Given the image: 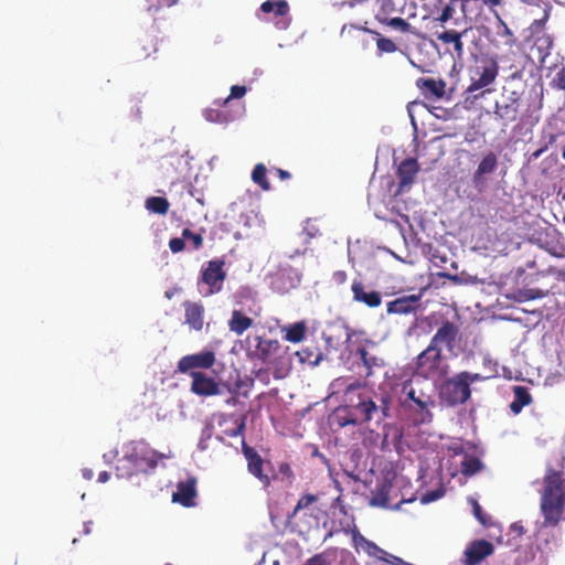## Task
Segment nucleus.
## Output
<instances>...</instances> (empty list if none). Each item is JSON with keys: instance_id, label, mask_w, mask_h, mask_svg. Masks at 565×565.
Returning a JSON list of instances; mask_svg holds the SVG:
<instances>
[{"instance_id": "obj_1", "label": "nucleus", "mask_w": 565, "mask_h": 565, "mask_svg": "<svg viewBox=\"0 0 565 565\" xmlns=\"http://www.w3.org/2000/svg\"><path fill=\"white\" fill-rule=\"evenodd\" d=\"M540 509L543 526L555 527L564 519L565 478L563 470L547 466L543 477Z\"/></svg>"}, {"instance_id": "obj_2", "label": "nucleus", "mask_w": 565, "mask_h": 565, "mask_svg": "<svg viewBox=\"0 0 565 565\" xmlns=\"http://www.w3.org/2000/svg\"><path fill=\"white\" fill-rule=\"evenodd\" d=\"M427 380L409 379L402 383V406L416 416L418 424L430 423L433 420L431 408L436 406L434 388L426 382Z\"/></svg>"}, {"instance_id": "obj_3", "label": "nucleus", "mask_w": 565, "mask_h": 565, "mask_svg": "<svg viewBox=\"0 0 565 565\" xmlns=\"http://www.w3.org/2000/svg\"><path fill=\"white\" fill-rule=\"evenodd\" d=\"M247 342L249 344L247 348V356L250 360H257L266 365H274V377H285L286 373L278 366L285 351L277 339L254 335L253 338L248 337Z\"/></svg>"}, {"instance_id": "obj_4", "label": "nucleus", "mask_w": 565, "mask_h": 565, "mask_svg": "<svg viewBox=\"0 0 565 565\" xmlns=\"http://www.w3.org/2000/svg\"><path fill=\"white\" fill-rule=\"evenodd\" d=\"M482 380L479 373L459 372L443 382L439 397L447 406L462 405L471 397L470 385Z\"/></svg>"}, {"instance_id": "obj_5", "label": "nucleus", "mask_w": 565, "mask_h": 565, "mask_svg": "<svg viewBox=\"0 0 565 565\" xmlns=\"http://www.w3.org/2000/svg\"><path fill=\"white\" fill-rule=\"evenodd\" d=\"M523 90L519 89H504L501 100L494 105V115L504 125L516 121H526L532 117L533 110L531 105L525 104L523 99Z\"/></svg>"}, {"instance_id": "obj_6", "label": "nucleus", "mask_w": 565, "mask_h": 565, "mask_svg": "<svg viewBox=\"0 0 565 565\" xmlns=\"http://www.w3.org/2000/svg\"><path fill=\"white\" fill-rule=\"evenodd\" d=\"M128 460L132 463L137 473H150L157 467L159 460L170 458V455L158 452L142 440H132L125 445Z\"/></svg>"}, {"instance_id": "obj_7", "label": "nucleus", "mask_w": 565, "mask_h": 565, "mask_svg": "<svg viewBox=\"0 0 565 565\" xmlns=\"http://www.w3.org/2000/svg\"><path fill=\"white\" fill-rule=\"evenodd\" d=\"M446 367L441 348H435L431 344H428L414 360V373L424 380L444 376L447 372Z\"/></svg>"}, {"instance_id": "obj_8", "label": "nucleus", "mask_w": 565, "mask_h": 565, "mask_svg": "<svg viewBox=\"0 0 565 565\" xmlns=\"http://www.w3.org/2000/svg\"><path fill=\"white\" fill-rule=\"evenodd\" d=\"M224 266L225 260L223 258H214L202 267L199 286L201 284L206 286L205 290L200 289V294L203 297H210L222 291L223 284L226 279Z\"/></svg>"}, {"instance_id": "obj_9", "label": "nucleus", "mask_w": 565, "mask_h": 565, "mask_svg": "<svg viewBox=\"0 0 565 565\" xmlns=\"http://www.w3.org/2000/svg\"><path fill=\"white\" fill-rule=\"evenodd\" d=\"M429 260L436 268H440L441 270L436 273V275L440 278H446L450 280L455 285H463L468 284L469 279L463 274L458 275V264L452 260L447 253L441 252L438 248H434L430 250Z\"/></svg>"}, {"instance_id": "obj_10", "label": "nucleus", "mask_w": 565, "mask_h": 565, "mask_svg": "<svg viewBox=\"0 0 565 565\" xmlns=\"http://www.w3.org/2000/svg\"><path fill=\"white\" fill-rule=\"evenodd\" d=\"M499 66L492 58H482L471 71V83L467 92L473 93L492 84L498 76Z\"/></svg>"}, {"instance_id": "obj_11", "label": "nucleus", "mask_w": 565, "mask_h": 565, "mask_svg": "<svg viewBox=\"0 0 565 565\" xmlns=\"http://www.w3.org/2000/svg\"><path fill=\"white\" fill-rule=\"evenodd\" d=\"M460 340V329L452 321L445 320L438 327L436 333L430 339L429 344L435 348L444 345L448 352H452Z\"/></svg>"}, {"instance_id": "obj_12", "label": "nucleus", "mask_w": 565, "mask_h": 565, "mask_svg": "<svg viewBox=\"0 0 565 565\" xmlns=\"http://www.w3.org/2000/svg\"><path fill=\"white\" fill-rule=\"evenodd\" d=\"M242 451L247 461L248 472L258 479L264 488H268L271 484V479L264 472L265 461L262 456L255 448L248 446L244 439L242 440Z\"/></svg>"}, {"instance_id": "obj_13", "label": "nucleus", "mask_w": 565, "mask_h": 565, "mask_svg": "<svg viewBox=\"0 0 565 565\" xmlns=\"http://www.w3.org/2000/svg\"><path fill=\"white\" fill-rule=\"evenodd\" d=\"M355 355L361 360L365 370L364 379L373 376L376 370L384 367L385 362L383 358L374 353V344L371 341H364L356 347Z\"/></svg>"}, {"instance_id": "obj_14", "label": "nucleus", "mask_w": 565, "mask_h": 565, "mask_svg": "<svg viewBox=\"0 0 565 565\" xmlns=\"http://www.w3.org/2000/svg\"><path fill=\"white\" fill-rule=\"evenodd\" d=\"M215 363V353L213 351H202L195 354H189L181 358L178 362L180 373H191L195 369H210Z\"/></svg>"}, {"instance_id": "obj_15", "label": "nucleus", "mask_w": 565, "mask_h": 565, "mask_svg": "<svg viewBox=\"0 0 565 565\" xmlns=\"http://www.w3.org/2000/svg\"><path fill=\"white\" fill-rule=\"evenodd\" d=\"M498 166L499 159L495 152L488 151L484 153L472 174L475 188L482 190L488 183V177L497 170Z\"/></svg>"}, {"instance_id": "obj_16", "label": "nucleus", "mask_w": 565, "mask_h": 565, "mask_svg": "<svg viewBox=\"0 0 565 565\" xmlns=\"http://www.w3.org/2000/svg\"><path fill=\"white\" fill-rule=\"evenodd\" d=\"M191 392L198 396H214L221 394L220 384L211 376L200 371H192Z\"/></svg>"}, {"instance_id": "obj_17", "label": "nucleus", "mask_w": 565, "mask_h": 565, "mask_svg": "<svg viewBox=\"0 0 565 565\" xmlns=\"http://www.w3.org/2000/svg\"><path fill=\"white\" fill-rule=\"evenodd\" d=\"M196 495V479L188 477L185 480L178 482L177 490L172 493V501L182 507L191 508L195 505Z\"/></svg>"}, {"instance_id": "obj_18", "label": "nucleus", "mask_w": 565, "mask_h": 565, "mask_svg": "<svg viewBox=\"0 0 565 565\" xmlns=\"http://www.w3.org/2000/svg\"><path fill=\"white\" fill-rule=\"evenodd\" d=\"M422 306L420 295H408L388 301L386 311L388 315H409L416 312Z\"/></svg>"}, {"instance_id": "obj_19", "label": "nucleus", "mask_w": 565, "mask_h": 565, "mask_svg": "<svg viewBox=\"0 0 565 565\" xmlns=\"http://www.w3.org/2000/svg\"><path fill=\"white\" fill-rule=\"evenodd\" d=\"M352 534V543L356 552H364L370 557L376 558L379 561H383L385 557L391 555L388 552L380 547L374 542L366 539L364 535L360 533L356 526L351 531Z\"/></svg>"}, {"instance_id": "obj_20", "label": "nucleus", "mask_w": 565, "mask_h": 565, "mask_svg": "<svg viewBox=\"0 0 565 565\" xmlns=\"http://www.w3.org/2000/svg\"><path fill=\"white\" fill-rule=\"evenodd\" d=\"M494 547L492 543L486 540H477L471 542L465 551V563L467 565H478L486 557L492 555Z\"/></svg>"}, {"instance_id": "obj_21", "label": "nucleus", "mask_w": 565, "mask_h": 565, "mask_svg": "<svg viewBox=\"0 0 565 565\" xmlns=\"http://www.w3.org/2000/svg\"><path fill=\"white\" fill-rule=\"evenodd\" d=\"M419 172V164L415 158L404 159L397 167L396 174L398 177V193L403 192L405 188H409L416 174Z\"/></svg>"}, {"instance_id": "obj_22", "label": "nucleus", "mask_w": 565, "mask_h": 565, "mask_svg": "<svg viewBox=\"0 0 565 565\" xmlns=\"http://www.w3.org/2000/svg\"><path fill=\"white\" fill-rule=\"evenodd\" d=\"M353 300L364 303L370 308H377L382 303V295L376 290H366L364 284L360 280H354L351 286Z\"/></svg>"}, {"instance_id": "obj_23", "label": "nucleus", "mask_w": 565, "mask_h": 565, "mask_svg": "<svg viewBox=\"0 0 565 565\" xmlns=\"http://www.w3.org/2000/svg\"><path fill=\"white\" fill-rule=\"evenodd\" d=\"M185 324L195 331H201L204 326V307L200 302L186 300L183 302Z\"/></svg>"}, {"instance_id": "obj_24", "label": "nucleus", "mask_w": 565, "mask_h": 565, "mask_svg": "<svg viewBox=\"0 0 565 565\" xmlns=\"http://www.w3.org/2000/svg\"><path fill=\"white\" fill-rule=\"evenodd\" d=\"M467 29L462 32L457 30H444L436 32V39L443 44H451L454 47V56L456 60L461 61L465 54L462 36L467 33Z\"/></svg>"}, {"instance_id": "obj_25", "label": "nucleus", "mask_w": 565, "mask_h": 565, "mask_svg": "<svg viewBox=\"0 0 565 565\" xmlns=\"http://www.w3.org/2000/svg\"><path fill=\"white\" fill-rule=\"evenodd\" d=\"M416 86L427 98L440 99L445 96L446 93V82L443 79L419 77L416 81Z\"/></svg>"}, {"instance_id": "obj_26", "label": "nucleus", "mask_w": 565, "mask_h": 565, "mask_svg": "<svg viewBox=\"0 0 565 565\" xmlns=\"http://www.w3.org/2000/svg\"><path fill=\"white\" fill-rule=\"evenodd\" d=\"M403 438H404V431H403L402 427L387 426L384 428L382 448L392 446L396 452L401 454L404 450Z\"/></svg>"}, {"instance_id": "obj_27", "label": "nucleus", "mask_w": 565, "mask_h": 565, "mask_svg": "<svg viewBox=\"0 0 565 565\" xmlns=\"http://www.w3.org/2000/svg\"><path fill=\"white\" fill-rule=\"evenodd\" d=\"M513 395L514 399L510 404V409L515 415L520 414L523 407L529 406L533 402L532 395L525 386H513Z\"/></svg>"}, {"instance_id": "obj_28", "label": "nucleus", "mask_w": 565, "mask_h": 565, "mask_svg": "<svg viewBox=\"0 0 565 565\" xmlns=\"http://www.w3.org/2000/svg\"><path fill=\"white\" fill-rule=\"evenodd\" d=\"M352 407L358 414L360 424L369 423L373 418L374 413L379 411L377 405L371 398L360 399L359 403Z\"/></svg>"}, {"instance_id": "obj_29", "label": "nucleus", "mask_w": 565, "mask_h": 565, "mask_svg": "<svg viewBox=\"0 0 565 565\" xmlns=\"http://www.w3.org/2000/svg\"><path fill=\"white\" fill-rule=\"evenodd\" d=\"M392 484L387 481H383L376 486L372 492L370 504L373 507L387 508L390 505V492Z\"/></svg>"}, {"instance_id": "obj_30", "label": "nucleus", "mask_w": 565, "mask_h": 565, "mask_svg": "<svg viewBox=\"0 0 565 565\" xmlns=\"http://www.w3.org/2000/svg\"><path fill=\"white\" fill-rule=\"evenodd\" d=\"M253 324V319L245 316L239 310H234L232 312V317L228 321V328L232 332L237 335H242L247 329H249Z\"/></svg>"}, {"instance_id": "obj_31", "label": "nucleus", "mask_w": 565, "mask_h": 565, "mask_svg": "<svg viewBox=\"0 0 565 565\" xmlns=\"http://www.w3.org/2000/svg\"><path fill=\"white\" fill-rule=\"evenodd\" d=\"M360 29L366 33L372 34L375 38L379 55H382L384 53H395L398 50L397 45L394 43L393 40L383 36L380 32L369 29L367 26H361Z\"/></svg>"}, {"instance_id": "obj_32", "label": "nucleus", "mask_w": 565, "mask_h": 565, "mask_svg": "<svg viewBox=\"0 0 565 565\" xmlns=\"http://www.w3.org/2000/svg\"><path fill=\"white\" fill-rule=\"evenodd\" d=\"M494 18H495V33L499 38L503 40V44L512 47L516 44L518 39L515 38L512 30L508 26V24L503 21L501 15L494 11Z\"/></svg>"}, {"instance_id": "obj_33", "label": "nucleus", "mask_w": 565, "mask_h": 565, "mask_svg": "<svg viewBox=\"0 0 565 565\" xmlns=\"http://www.w3.org/2000/svg\"><path fill=\"white\" fill-rule=\"evenodd\" d=\"M299 362L308 365H317L322 360V353L317 345H306L296 352Z\"/></svg>"}, {"instance_id": "obj_34", "label": "nucleus", "mask_w": 565, "mask_h": 565, "mask_svg": "<svg viewBox=\"0 0 565 565\" xmlns=\"http://www.w3.org/2000/svg\"><path fill=\"white\" fill-rule=\"evenodd\" d=\"M484 468L482 461L475 456L466 455L461 461L460 472L466 477H471Z\"/></svg>"}, {"instance_id": "obj_35", "label": "nucleus", "mask_w": 565, "mask_h": 565, "mask_svg": "<svg viewBox=\"0 0 565 565\" xmlns=\"http://www.w3.org/2000/svg\"><path fill=\"white\" fill-rule=\"evenodd\" d=\"M285 339L292 343H299L305 339L307 327L303 321L296 322L284 329Z\"/></svg>"}, {"instance_id": "obj_36", "label": "nucleus", "mask_w": 565, "mask_h": 565, "mask_svg": "<svg viewBox=\"0 0 565 565\" xmlns=\"http://www.w3.org/2000/svg\"><path fill=\"white\" fill-rule=\"evenodd\" d=\"M335 418L340 427L361 425L360 419H358V414L354 412L352 406L340 408Z\"/></svg>"}, {"instance_id": "obj_37", "label": "nucleus", "mask_w": 565, "mask_h": 565, "mask_svg": "<svg viewBox=\"0 0 565 565\" xmlns=\"http://www.w3.org/2000/svg\"><path fill=\"white\" fill-rule=\"evenodd\" d=\"M145 206L156 214L164 215L169 211L170 203L166 198L150 196L146 200Z\"/></svg>"}, {"instance_id": "obj_38", "label": "nucleus", "mask_w": 565, "mask_h": 565, "mask_svg": "<svg viewBox=\"0 0 565 565\" xmlns=\"http://www.w3.org/2000/svg\"><path fill=\"white\" fill-rule=\"evenodd\" d=\"M379 22L383 25L393 28L402 33H413V26L405 19L401 17L394 18H377Z\"/></svg>"}, {"instance_id": "obj_39", "label": "nucleus", "mask_w": 565, "mask_h": 565, "mask_svg": "<svg viewBox=\"0 0 565 565\" xmlns=\"http://www.w3.org/2000/svg\"><path fill=\"white\" fill-rule=\"evenodd\" d=\"M260 10L265 13L274 12L277 17H280L288 12V3L286 0H267L262 3Z\"/></svg>"}, {"instance_id": "obj_40", "label": "nucleus", "mask_w": 565, "mask_h": 565, "mask_svg": "<svg viewBox=\"0 0 565 565\" xmlns=\"http://www.w3.org/2000/svg\"><path fill=\"white\" fill-rule=\"evenodd\" d=\"M274 287L281 292L287 291L289 288H294L295 284L290 279V271L280 269L273 279Z\"/></svg>"}, {"instance_id": "obj_41", "label": "nucleus", "mask_w": 565, "mask_h": 565, "mask_svg": "<svg viewBox=\"0 0 565 565\" xmlns=\"http://www.w3.org/2000/svg\"><path fill=\"white\" fill-rule=\"evenodd\" d=\"M534 47L539 51V57L544 61L551 54L553 39L548 34H542L535 39Z\"/></svg>"}, {"instance_id": "obj_42", "label": "nucleus", "mask_w": 565, "mask_h": 565, "mask_svg": "<svg viewBox=\"0 0 565 565\" xmlns=\"http://www.w3.org/2000/svg\"><path fill=\"white\" fill-rule=\"evenodd\" d=\"M266 173H267V169H266L265 164L257 163L252 171V180L254 183L258 184L262 190L269 191L270 183L267 180Z\"/></svg>"}, {"instance_id": "obj_43", "label": "nucleus", "mask_w": 565, "mask_h": 565, "mask_svg": "<svg viewBox=\"0 0 565 565\" xmlns=\"http://www.w3.org/2000/svg\"><path fill=\"white\" fill-rule=\"evenodd\" d=\"M136 473L132 463L128 460L127 450L124 449V456L118 460L116 466V475L119 478H129Z\"/></svg>"}, {"instance_id": "obj_44", "label": "nucleus", "mask_w": 565, "mask_h": 565, "mask_svg": "<svg viewBox=\"0 0 565 565\" xmlns=\"http://www.w3.org/2000/svg\"><path fill=\"white\" fill-rule=\"evenodd\" d=\"M317 501H318V497L316 494L306 493V494L301 495L300 499L298 500L294 511L290 513V515L288 518L294 519L300 510L308 508L309 505H311L312 503H315Z\"/></svg>"}, {"instance_id": "obj_45", "label": "nucleus", "mask_w": 565, "mask_h": 565, "mask_svg": "<svg viewBox=\"0 0 565 565\" xmlns=\"http://www.w3.org/2000/svg\"><path fill=\"white\" fill-rule=\"evenodd\" d=\"M472 505V511L475 518L483 525V526H490L492 524L491 518L483 512L481 505L478 503L477 500L471 499L470 500Z\"/></svg>"}, {"instance_id": "obj_46", "label": "nucleus", "mask_w": 565, "mask_h": 565, "mask_svg": "<svg viewBox=\"0 0 565 565\" xmlns=\"http://www.w3.org/2000/svg\"><path fill=\"white\" fill-rule=\"evenodd\" d=\"M182 237L189 239L194 249H200L203 246V236L199 233H193L190 228L182 231Z\"/></svg>"}, {"instance_id": "obj_47", "label": "nucleus", "mask_w": 565, "mask_h": 565, "mask_svg": "<svg viewBox=\"0 0 565 565\" xmlns=\"http://www.w3.org/2000/svg\"><path fill=\"white\" fill-rule=\"evenodd\" d=\"M552 87L565 90V68L559 70L551 82Z\"/></svg>"}, {"instance_id": "obj_48", "label": "nucleus", "mask_w": 565, "mask_h": 565, "mask_svg": "<svg viewBox=\"0 0 565 565\" xmlns=\"http://www.w3.org/2000/svg\"><path fill=\"white\" fill-rule=\"evenodd\" d=\"M443 495H444V490H441V489L429 491L422 495L420 502L423 504H427V503H430L433 501L440 499Z\"/></svg>"}, {"instance_id": "obj_49", "label": "nucleus", "mask_w": 565, "mask_h": 565, "mask_svg": "<svg viewBox=\"0 0 565 565\" xmlns=\"http://www.w3.org/2000/svg\"><path fill=\"white\" fill-rule=\"evenodd\" d=\"M169 248L174 254L182 252L185 248L184 238L183 237L171 238L169 241Z\"/></svg>"}, {"instance_id": "obj_50", "label": "nucleus", "mask_w": 565, "mask_h": 565, "mask_svg": "<svg viewBox=\"0 0 565 565\" xmlns=\"http://www.w3.org/2000/svg\"><path fill=\"white\" fill-rule=\"evenodd\" d=\"M454 12H455L454 7L451 4H446L443 8L440 15L436 20L438 22H440L441 24H444L452 18Z\"/></svg>"}, {"instance_id": "obj_51", "label": "nucleus", "mask_w": 565, "mask_h": 565, "mask_svg": "<svg viewBox=\"0 0 565 565\" xmlns=\"http://www.w3.org/2000/svg\"><path fill=\"white\" fill-rule=\"evenodd\" d=\"M305 565H330V563L323 553H319L308 558Z\"/></svg>"}, {"instance_id": "obj_52", "label": "nucleus", "mask_w": 565, "mask_h": 565, "mask_svg": "<svg viewBox=\"0 0 565 565\" xmlns=\"http://www.w3.org/2000/svg\"><path fill=\"white\" fill-rule=\"evenodd\" d=\"M245 426H246V417L243 416V417H241V419L236 424V427L234 429L227 431L226 435L230 436V437L241 436V435L244 434Z\"/></svg>"}, {"instance_id": "obj_53", "label": "nucleus", "mask_w": 565, "mask_h": 565, "mask_svg": "<svg viewBox=\"0 0 565 565\" xmlns=\"http://www.w3.org/2000/svg\"><path fill=\"white\" fill-rule=\"evenodd\" d=\"M247 89L245 86L241 85H234L231 87L230 96L225 102H227L230 98H242L246 94Z\"/></svg>"}, {"instance_id": "obj_54", "label": "nucleus", "mask_w": 565, "mask_h": 565, "mask_svg": "<svg viewBox=\"0 0 565 565\" xmlns=\"http://www.w3.org/2000/svg\"><path fill=\"white\" fill-rule=\"evenodd\" d=\"M179 0H158V4L157 6H151L149 7V11H158L159 9L163 8V7H172L174 4L178 3Z\"/></svg>"}, {"instance_id": "obj_55", "label": "nucleus", "mask_w": 565, "mask_h": 565, "mask_svg": "<svg viewBox=\"0 0 565 565\" xmlns=\"http://www.w3.org/2000/svg\"><path fill=\"white\" fill-rule=\"evenodd\" d=\"M390 398L388 397H383L382 398V405L381 406H377L379 409H381L382 412V415L384 418H387L390 417Z\"/></svg>"}, {"instance_id": "obj_56", "label": "nucleus", "mask_w": 565, "mask_h": 565, "mask_svg": "<svg viewBox=\"0 0 565 565\" xmlns=\"http://www.w3.org/2000/svg\"><path fill=\"white\" fill-rule=\"evenodd\" d=\"M547 18H548V13L544 12V15H543L542 19H536V20L533 21V23L531 25V29L533 31H537V30L542 29L544 26Z\"/></svg>"}, {"instance_id": "obj_57", "label": "nucleus", "mask_w": 565, "mask_h": 565, "mask_svg": "<svg viewBox=\"0 0 565 565\" xmlns=\"http://www.w3.org/2000/svg\"><path fill=\"white\" fill-rule=\"evenodd\" d=\"M142 49V53H140V56L147 58L151 55V53H154L157 52V43H154L153 41H150V46L149 47H146L145 45L141 47Z\"/></svg>"}, {"instance_id": "obj_58", "label": "nucleus", "mask_w": 565, "mask_h": 565, "mask_svg": "<svg viewBox=\"0 0 565 565\" xmlns=\"http://www.w3.org/2000/svg\"><path fill=\"white\" fill-rule=\"evenodd\" d=\"M279 469V472L282 475V476H286L288 478H291L292 477V470H291V467L288 462H281L278 467Z\"/></svg>"}, {"instance_id": "obj_59", "label": "nucleus", "mask_w": 565, "mask_h": 565, "mask_svg": "<svg viewBox=\"0 0 565 565\" xmlns=\"http://www.w3.org/2000/svg\"><path fill=\"white\" fill-rule=\"evenodd\" d=\"M366 384L362 383L360 381H354L353 383L349 384L345 388V395H349L350 393L354 392L355 390H359L361 387H364Z\"/></svg>"}, {"instance_id": "obj_60", "label": "nucleus", "mask_w": 565, "mask_h": 565, "mask_svg": "<svg viewBox=\"0 0 565 565\" xmlns=\"http://www.w3.org/2000/svg\"><path fill=\"white\" fill-rule=\"evenodd\" d=\"M484 6L489 7L491 11L494 13L495 10H493L494 7L502 4V0H482L481 1Z\"/></svg>"}, {"instance_id": "obj_61", "label": "nucleus", "mask_w": 565, "mask_h": 565, "mask_svg": "<svg viewBox=\"0 0 565 565\" xmlns=\"http://www.w3.org/2000/svg\"><path fill=\"white\" fill-rule=\"evenodd\" d=\"M275 171L280 180H288L291 178V174L284 169L277 168V169H275Z\"/></svg>"}, {"instance_id": "obj_62", "label": "nucleus", "mask_w": 565, "mask_h": 565, "mask_svg": "<svg viewBox=\"0 0 565 565\" xmlns=\"http://www.w3.org/2000/svg\"><path fill=\"white\" fill-rule=\"evenodd\" d=\"M552 273L558 281H565V269H555Z\"/></svg>"}, {"instance_id": "obj_63", "label": "nucleus", "mask_w": 565, "mask_h": 565, "mask_svg": "<svg viewBox=\"0 0 565 565\" xmlns=\"http://www.w3.org/2000/svg\"><path fill=\"white\" fill-rule=\"evenodd\" d=\"M110 478V475L109 472L107 471H102L99 475H98V481L102 482V483H105L109 480Z\"/></svg>"}, {"instance_id": "obj_64", "label": "nucleus", "mask_w": 565, "mask_h": 565, "mask_svg": "<svg viewBox=\"0 0 565 565\" xmlns=\"http://www.w3.org/2000/svg\"><path fill=\"white\" fill-rule=\"evenodd\" d=\"M345 277H347V276H345V273H344V271H338V273H335V278H337V280H338V281H344Z\"/></svg>"}]
</instances>
